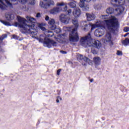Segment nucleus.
Masks as SVG:
<instances>
[{
    "mask_svg": "<svg viewBox=\"0 0 129 129\" xmlns=\"http://www.w3.org/2000/svg\"><path fill=\"white\" fill-rule=\"evenodd\" d=\"M18 22L14 23L15 27H18L20 28V31L23 34H31L32 38L36 39L40 43H43L44 47L51 48L52 46L56 47L57 46V42L53 40H51L48 38H51L54 36V33L51 31H49L43 26V24H38V26L42 31H44L45 33L40 36L39 38L36 37V35L38 34L37 31V26L35 24L36 23V19L30 16H27L26 19L28 20L27 21L25 18L18 16Z\"/></svg>",
    "mask_w": 129,
    "mask_h": 129,
    "instance_id": "obj_1",
    "label": "nucleus"
},
{
    "mask_svg": "<svg viewBox=\"0 0 129 129\" xmlns=\"http://www.w3.org/2000/svg\"><path fill=\"white\" fill-rule=\"evenodd\" d=\"M89 25L92 27L91 31L95 29V28H101V29L106 30V31H109V32H112V31L119 27L118 20L115 17H111L110 19L104 20V21L98 20L95 21V24H93L90 23Z\"/></svg>",
    "mask_w": 129,
    "mask_h": 129,
    "instance_id": "obj_2",
    "label": "nucleus"
},
{
    "mask_svg": "<svg viewBox=\"0 0 129 129\" xmlns=\"http://www.w3.org/2000/svg\"><path fill=\"white\" fill-rule=\"evenodd\" d=\"M80 42L81 45L85 47V48L87 47H95L97 49H99L101 47L100 41L91 39L90 34H89L84 37H82L81 39Z\"/></svg>",
    "mask_w": 129,
    "mask_h": 129,
    "instance_id": "obj_3",
    "label": "nucleus"
},
{
    "mask_svg": "<svg viewBox=\"0 0 129 129\" xmlns=\"http://www.w3.org/2000/svg\"><path fill=\"white\" fill-rule=\"evenodd\" d=\"M72 22L74 26L71 28V32L69 34L70 42H78L79 41V36H78V33L77 32V29L79 25L78 24V21L77 19H72Z\"/></svg>",
    "mask_w": 129,
    "mask_h": 129,
    "instance_id": "obj_4",
    "label": "nucleus"
},
{
    "mask_svg": "<svg viewBox=\"0 0 129 129\" xmlns=\"http://www.w3.org/2000/svg\"><path fill=\"white\" fill-rule=\"evenodd\" d=\"M111 3L114 6H117L115 10V13L117 15H121L124 11V0H111Z\"/></svg>",
    "mask_w": 129,
    "mask_h": 129,
    "instance_id": "obj_5",
    "label": "nucleus"
},
{
    "mask_svg": "<svg viewBox=\"0 0 129 129\" xmlns=\"http://www.w3.org/2000/svg\"><path fill=\"white\" fill-rule=\"evenodd\" d=\"M57 7L54 8L53 9L50 10L49 13L51 15H56L58 13H60L61 11L62 12H65L67 11V4L63 2L58 3L56 4Z\"/></svg>",
    "mask_w": 129,
    "mask_h": 129,
    "instance_id": "obj_6",
    "label": "nucleus"
},
{
    "mask_svg": "<svg viewBox=\"0 0 129 129\" xmlns=\"http://www.w3.org/2000/svg\"><path fill=\"white\" fill-rule=\"evenodd\" d=\"M16 1V0H0V9L5 11L8 7L13 8V5H16V4L14 3Z\"/></svg>",
    "mask_w": 129,
    "mask_h": 129,
    "instance_id": "obj_7",
    "label": "nucleus"
},
{
    "mask_svg": "<svg viewBox=\"0 0 129 129\" xmlns=\"http://www.w3.org/2000/svg\"><path fill=\"white\" fill-rule=\"evenodd\" d=\"M43 1H44V2L43 1H40L39 4V7L42 9L47 10V9H49V8H51V7L55 6V3L53 1V0H49L47 2V0Z\"/></svg>",
    "mask_w": 129,
    "mask_h": 129,
    "instance_id": "obj_8",
    "label": "nucleus"
},
{
    "mask_svg": "<svg viewBox=\"0 0 129 129\" xmlns=\"http://www.w3.org/2000/svg\"><path fill=\"white\" fill-rule=\"evenodd\" d=\"M117 28H116L112 31H107V33H106L105 38L103 41L104 43H105V44H109V45H111V44H112V40L111 39V34H110V33H111V32L115 31V30H116V29Z\"/></svg>",
    "mask_w": 129,
    "mask_h": 129,
    "instance_id": "obj_9",
    "label": "nucleus"
},
{
    "mask_svg": "<svg viewBox=\"0 0 129 129\" xmlns=\"http://www.w3.org/2000/svg\"><path fill=\"white\" fill-rule=\"evenodd\" d=\"M59 20L63 24H65V25H68L71 20V19L70 18V17L67 15L61 14L59 16Z\"/></svg>",
    "mask_w": 129,
    "mask_h": 129,
    "instance_id": "obj_10",
    "label": "nucleus"
},
{
    "mask_svg": "<svg viewBox=\"0 0 129 129\" xmlns=\"http://www.w3.org/2000/svg\"><path fill=\"white\" fill-rule=\"evenodd\" d=\"M77 59L79 61L83 59L84 62H85L86 63H88L89 65H92L93 64L92 60L88 58V57H87L85 56L84 57H83V55L81 54H79L77 55Z\"/></svg>",
    "mask_w": 129,
    "mask_h": 129,
    "instance_id": "obj_11",
    "label": "nucleus"
},
{
    "mask_svg": "<svg viewBox=\"0 0 129 129\" xmlns=\"http://www.w3.org/2000/svg\"><path fill=\"white\" fill-rule=\"evenodd\" d=\"M91 0H80V2L79 3V6L80 8L83 9V11H88L89 9V7L87 5H85L84 3L87 2V3H89Z\"/></svg>",
    "mask_w": 129,
    "mask_h": 129,
    "instance_id": "obj_12",
    "label": "nucleus"
},
{
    "mask_svg": "<svg viewBox=\"0 0 129 129\" xmlns=\"http://www.w3.org/2000/svg\"><path fill=\"white\" fill-rule=\"evenodd\" d=\"M48 24L49 25V29L52 31L57 28V26L56 25V22H55V20L54 19L50 18L48 21Z\"/></svg>",
    "mask_w": 129,
    "mask_h": 129,
    "instance_id": "obj_13",
    "label": "nucleus"
},
{
    "mask_svg": "<svg viewBox=\"0 0 129 129\" xmlns=\"http://www.w3.org/2000/svg\"><path fill=\"white\" fill-rule=\"evenodd\" d=\"M67 33H64L63 34H61L58 37V38L54 37L55 40H57L59 43H63L64 42V40L66 39L67 37Z\"/></svg>",
    "mask_w": 129,
    "mask_h": 129,
    "instance_id": "obj_14",
    "label": "nucleus"
},
{
    "mask_svg": "<svg viewBox=\"0 0 129 129\" xmlns=\"http://www.w3.org/2000/svg\"><path fill=\"white\" fill-rule=\"evenodd\" d=\"M103 28L98 29L95 30L94 35L96 37H101V36H103L104 35V31Z\"/></svg>",
    "mask_w": 129,
    "mask_h": 129,
    "instance_id": "obj_15",
    "label": "nucleus"
},
{
    "mask_svg": "<svg viewBox=\"0 0 129 129\" xmlns=\"http://www.w3.org/2000/svg\"><path fill=\"white\" fill-rule=\"evenodd\" d=\"M93 61L95 65L98 66V65H100V63H101V58L99 56H96L93 58Z\"/></svg>",
    "mask_w": 129,
    "mask_h": 129,
    "instance_id": "obj_16",
    "label": "nucleus"
},
{
    "mask_svg": "<svg viewBox=\"0 0 129 129\" xmlns=\"http://www.w3.org/2000/svg\"><path fill=\"white\" fill-rule=\"evenodd\" d=\"M5 18L8 21H12L15 19V15L10 13H6L5 14Z\"/></svg>",
    "mask_w": 129,
    "mask_h": 129,
    "instance_id": "obj_17",
    "label": "nucleus"
},
{
    "mask_svg": "<svg viewBox=\"0 0 129 129\" xmlns=\"http://www.w3.org/2000/svg\"><path fill=\"white\" fill-rule=\"evenodd\" d=\"M73 14L75 18H78L80 16V15H81V11L79 8H77L74 9Z\"/></svg>",
    "mask_w": 129,
    "mask_h": 129,
    "instance_id": "obj_18",
    "label": "nucleus"
},
{
    "mask_svg": "<svg viewBox=\"0 0 129 129\" xmlns=\"http://www.w3.org/2000/svg\"><path fill=\"white\" fill-rule=\"evenodd\" d=\"M87 16V20L90 22V21H93V20L95 19V15L94 14H89L88 13H86Z\"/></svg>",
    "mask_w": 129,
    "mask_h": 129,
    "instance_id": "obj_19",
    "label": "nucleus"
},
{
    "mask_svg": "<svg viewBox=\"0 0 129 129\" xmlns=\"http://www.w3.org/2000/svg\"><path fill=\"white\" fill-rule=\"evenodd\" d=\"M20 3L21 4H26L27 2H29L30 5L34 6L35 4V0H18Z\"/></svg>",
    "mask_w": 129,
    "mask_h": 129,
    "instance_id": "obj_20",
    "label": "nucleus"
},
{
    "mask_svg": "<svg viewBox=\"0 0 129 129\" xmlns=\"http://www.w3.org/2000/svg\"><path fill=\"white\" fill-rule=\"evenodd\" d=\"M81 25L82 26V27H85V28H84V30H85V31H88V28H87V26L88 25H87V24H86V21H83L81 23Z\"/></svg>",
    "mask_w": 129,
    "mask_h": 129,
    "instance_id": "obj_21",
    "label": "nucleus"
},
{
    "mask_svg": "<svg viewBox=\"0 0 129 129\" xmlns=\"http://www.w3.org/2000/svg\"><path fill=\"white\" fill-rule=\"evenodd\" d=\"M111 17H109V15H102L100 17V19L101 20H110L111 19V17H114L112 16H110Z\"/></svg>",
    "mask_w": 129,
    "mask_h": 129,
    "instance_id": "obj_22",
    "label": "nucleus"
},
{
    "mask_svg": "<svg viewBox=\"0 0 129 129\" xmlns=\"http://www.w3.org/2000/svg\"><path fill=\"white\" fill-rule=\"evenodd\" d=\"M69 6L72 9H74V8H76V2L74 1L73 2L70 3H69Z\"/></svg>",
    "mask_w": 129,
    "mask_h": 129,
    "instance_id": "obj_23",
    "label": "nucleus"
},
{
    "mask_svg": "<svg viewBox=\"0 0 129 129\" xmlns=\"http://www.w3.org/2000/svg\"><path fill=\"white\" fill-rule=\"evenodd\" d=\"M107 14H111L113 12H114V9H113L112 8H108L106 11Z\"/></svg>",
    "mask_w": 129,
    "mask_h": 129,
    "instance_id": "obj_24",
    "label": "nucleus"
},
{
    "mask_svg": "<svg viewBox=\"0 0 129 129\" xmlns=\"http://www.w3.org/2000/svg\"><path fill=\"white\" fill-rule=\"evenodd\" d=\"M122 43L124 45V46H127V45H128L129 44V39L125 38V40L122 41Z\"/></svg>",
    "mask_w": 129,
    "mask_h": 129,
    "instance_id": "obj_25",
    "label": "nucleus"
},
{
    "mask_svg": "<svg viewBox=\"0 0 129 129\" xmlns=\"http://www.w3.org/2000/svg\"><path fill=\"white\" fill-rule=\"evenodd\" d=\"M0 22L5 26H11V24H10L9 22H8L7 21H4L3 20H0Z\"/></svg>",
    "mask_w": 129,
    "mask_h": 129,
    "instance_id": "obj_26",
    "label": "nucleus"
},
{
    "mask_svg": "<svg viewBox=\"0 0 129 129\" xmlns=\"http://www.w3.org/2000/svg\"><path fill=\"white\" fill-rule=\"evenodd\" d=\"M95 10H100L101 9V6L100 5H96L94 6Z\"/></svg>",
    "mask_w": 129,
    "mask_h": 129,
    "instance_id": "obj_27",
    "label": "nucleus"
},
{
    "mask_svg": "<svg viewBox=\"0 0 129 129\" xmlns=\"http://www.w3.org/2000/svg\"><path fill=\"white\" fill-rule=\"evenodd\" d=\"M8 37V35L7 34H4L0 37L1 41H3L4 39H6Z\"/></svg>",
    "mask_w": 129,
    "mask_h": 129,
    "instance_id": "obj_28",
    "label": "nucleus"
},
{
    "mask_svg": "<svg viewBox=\"0 0 129 129\" xmlns=\"http://www.w3.org/2000/svg\"><path fill=\"white\" fill-rule=\"evenodd\" d=\"M54 30H55V32L56 33V34H59V33L61 32V29L57 28V27H56V28Z\"/></svg>",
    "mask_w": 129,
    "mask_h": 129,
    "instance_id": "obj_29",
    "label": "nucleus"
},
{
    "mask_svg": "<svg viewBox=\"0 0 129 129\" xmlns=\"http://www.w3.org/2000/svg\"><path fill=\"white\" fill-rule=\"evenodd\" d=\"M60 100H62V98H61V97H57V99H56V102L57 103H59V102H60Z\"/></svg>",
    "mask_w": 129,
    "mask_h": 129,
    "instance_id": "obj_30",
    "label": "nucleus"
},
{
    "mask_svg": "<svg viewBox=\"0 0 129 129\" xmlns=\"http://www.w3.org/2000/svg\"><path fill=\"white\" fill-rule=\"evenodd\" d=\"M91 53H92L93 54L95 55V54H97V51H96V50H95L94 49H91Z\"/></svg>",
    "mask_w": 129,
    "mask_h": 129,
    "instance_id": "obj_31",
    "label": "nucleus"
},
{
    "mask_svg": "<svg viewBox=\"0 0 129 129\" xmlns=\"http://www.w3.org/2000/svg\"><path fill=\"white\" fill-rule=\"evenodd\" d=\"M117 55H118V56H121V55H122V52L119 50L117 51Z\"/></svg>",
    "mask_w": 129,
    "mask_h": 129,
    "instance_id": "obj_32",
    "label": "nucleus"
},
{
    "mask_svg": "<svg viewBox=\"0 0 129 129\" xmlns=\"http://www.w3.org/2000/svg\"><path fill=\"white\" fill-rule=\"evenodd\" d=\"M129 31V27H125L124 28V32H125L126 33Z\"/></svg>",
    "mask_w": 129,
    "mask_h": 129,
    "instance_id": "obj_33",
    "label": "nucleus"
},
{
    "mask_svg": "<svg viewBox=\"0 0 129 129\" xmlns=\"http://www.w3.org/2000/svg\"><path fill=\"white\" fill-rule=\"evenodd\" d=\"M13 39H16V40H18V39H19V36L16 35H13Z\"/></svg>",
    "mask_w": 129,
    "mask_h": 129,
    "instance_id": "obj_34",
    "label": "nucleus"
},
{
    "mask_svg": "<svg viewBox=\"0 0 129 129\" xmlns=\"http://www.w3.org/2000/svg\"><path fill=\"white\" fill-rule=\"evenodd\" d=\"M45 21H50V18L48 16H45Z\"/></svg>",
    "mask_w": 129,
    "mask_h": 129,
    "instance_id": "obj_35",
    "label": "nucleus"
},
{
    "mask_svg": "<svg viewBox=\"0 0 129 129\" xmlns=\"http://www.w3.org/2000/svg\"><path fill=\"white\" fill-rule=\"evenodd\" d=\"M36 18H41V14L40 13H37L36 16Z\"/></svg>",
    "mask_w": 129,
    "mask_h": 129,
    "instance_id": "obj_36",
    "label": "nucleus"
},
{
    "mask_svg": "<svg viewBox=\"0 0 129 129\" xmlns=\"http://www.w3.org/2000/svg\"><path fill=\"white\" fill-rule=\"evenodd\" d=\"M71 13H72V10H71V9H70L68 11V15H70L71 14Z\"/></svg>",
    "mask_w": 129,
    "mask_h": 129,
    "instance_id": "obj_37",
    "label": "nucleus"
},
{
    "mask_svg": "<svg viewBox=\"0 0 129 129\" xmlns=\"http://www.w3.org/2000/svg\"><path fill=\"white\" fill-rule=\"evenodd\" d=\"M60 72H61V69H59L58 70H57L56 73L57 75H60Z\"/></svg>",
    "mask_w": 129,
    "mask_h": 129,
    "instance_id": "obj_38",
    "label": "nucleus"
},
{
    "mask_svg": "<svg viewBox=\"0 0 129 129\" xmlns=\"http://www.w3.org/2000/svg\"><path fill=\"white\" fill-rule=\"evenodd\" d=\"M82 65H83V66H87V64L86 63H82Z\"/></svg>",
    "mask_w": 129,
    "mask_h": 129,
    "instance_id": "obj_39",
    "label": "nucleus"
},
{
    "mask_svg": "<svg viewBox=\"0 0 129 129\" xmlns=\"http://www.w3.org/2000/svg\"><path fill=\"white\" fill-rule=\"evenodd\" d=\"M60 52L62 53V54H66V51H61Z\"/></svg>",
    "mask_w": 129,
    "mask_h": 129,
    "instance_id": "obj_40",
    "label": "nucleus"
},
{
    "mask_svg": "<svg viewBox=\"0 0 129 129\" xmlns=\"http://www.w3.org/2000/svg\"><path fill=\"white\" fill-rule=\"evenodd\" d=\"M90 82H93V81H94L93 79L90 80Z\"/></svg>",
    "mask_w": 129,
    "mask_h": 129,
    "instance_id": "obj_41",
    "label": "nucleus"
},
{
    "mask_svg": "<svg viewBox=\"0 0 129 129\" xmlns=\"http://www.w3.org/2000/svg\"><path fill=\"white\" fill-rule=\"evenodd\" d=\"M128 34H129V33H127V34H125V35H124V37H126V36H127V35H128Z\"/></svg>",
    "mask_w": 129,
    "mask_h": 129,
    "instance_id": "obj_42",
    "label": "nucleus"
},
{
    "mask_svg": "<svg viewBox=\"0 0 129 129\" xmlns=\"http://www.w3.org/2000/svg\"><path fill=\"white\" fill-rule=\"evenodd\" d=\"M23 10H24V11H28V10H29V9H28V8H27V9H23Z\"/></svg>",
    "mask_w": 129,
    "mask_h": 129,
    "instance_id": "obj_43",
    "label": "nucleus"
},
{
    "mask_svg": "<svg viewBox=\"0 0 129 129\" xmlns=\"http://www.w3.org/2000/svg\"><path fill=\"white\" fill-rule=\"evenodd\" d=\"M127 1V2H128V3H129V0H126Z\"/></svg>",
    "mask_w": 129,
    "mask_h": 129,
    "instance_id": "obj_44",
    "label": "nucleus"
},
{
    "mask_svg": "<svg viewBox=\"0 0 129 129\" xmlns=\"http://www.w3.org/2000/svg\"><path fill=\"white\" fill-rule=\"evenodd\" d=\"M2 58V56L0 55V58Z\"/></svg>",
    "mask_w": 129,
    "mask_h": 129,
    "instance_id": "obj_45",
    "label": "nucleus"
}]
</instances>
